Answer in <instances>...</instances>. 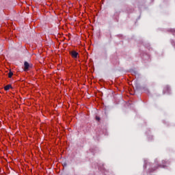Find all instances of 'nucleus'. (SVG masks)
Instances as JSON below:
<instances>
[{"instance_id":"nucleus-1","label":"nucleus","mask_w":175,"mask_h":175,"mask_svg":"<svg viewBox=\"0 0 175 175\" xmlns=\"http://www.w3.org/2000/svg\"><path fill=\"white\" fill-rule=\"evenodd\" d=\"M32 68V65L29 64L28 62H24V71L27 72V70H29V68Z\"/></svg>"},{"instance_id":"nucleus-2","label":"nucleus","mask_w":175,"mask_h":175,"mask_svg":"<svg viewBox=\"0 0 175 175\" xmlns=\"http://www.w3.org/2000/svg\"><path fill=\"white\" fill-rule=\"evenodd\" d=\"M70 54L72 58H77L79 57V53L75 51H70Z\"/></svg>"},{"instance_id":"nucleus-3","label":"nucleus","mask_w":175,"mask_h":175,"mask_svg":"<svg viewBox=\"0 0 175 175\" xmlns=\"http://www.w3.org/2000/svg\"><path fill=\"white\" fill-rule=\"evenodd\" d=\"M170 92V88L169 86H165L163 88V94H169Z\"/></svg>"},{"instance_id":"nucleus-4","label":"nucleus","mask_w":175,"mask_h":175,"mask_svg":"<svg viewBox=\"0 0 175 175\" xmlns=\"http://www.w3.org/2000/svg\"><path fill=\"white\" fill-rule=\"evenodd\" d=\"M12 88V85H7L6 86L4 87L5 91H9Z\"/></svg>"},{"instance_id":"nucleus-5","label":"nucleus","mask_w":175,"mask_h":175,"mask_svg":"<svg viewBox=\"0 0 175 175\" xmlns=\"http://www.w3.org/2000/svg\"><path fill=\"white\" fill-rule=\"evenodd\" d=\"M13 76V72L10 71V72L8 73V77L10 79H12V77Z\"/></svg>"},{"instance_id":"nucleus-6","label":"nucleus","mask_w":175,"mask_h":175,"mask_svg":"<svg viewBox=\"0 0 175 175\" xmlns=\"http://www.w3.org/2000/svg\"><path fill=\"white\" fill-rule=\"evenodd\" d=\"M96 121H100V118H99L98 116H96Z\"/></svg>"},{"instance_id":"nucleus-7","label":"nucleus","mask_w":175,"mask_h":175,"mask_svg":"<svg viewBox=\"0 0 175 175\" xmlns=\"http://www.w3.org/2000/svg\"><path fill=\"white\" fill-rule=\"evenodd\" d=\"M171 32H172L173 33H175V29H171Z\"/></svg>"}]
</instances>
